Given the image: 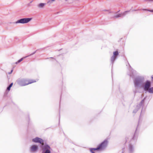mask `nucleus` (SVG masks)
I'll return each instance as SVG.
<instances>
[{"label":"nucleus","instance_id":"8","mask_svg":"<svg viewBox=\"0 0 153 153\" xmlns=\"http://www.w3.org/2000/svg\"><path fill=\"white\" fill-rule=\"evenodd\" d=\"M144 102V99L142 100L140 104L137 105L136 108L137 109H135L133 111V113H135L138 111V110L140 109L142 105Z\"/></svg>","mask_w":153,"mask_h":153},{"label":"nucleus","instance_id":"22","mask_svg":"<svg viewBox=\"0 0 153 153\" xmlns=\"http://www.w3.org/2000/svg\"><path fill=\"white\" fill-rule=\"evenodd\" d=\"M94 150H92V151H90L92 153H94Z\"/></svg>","mask_w":153,"mask_h":153},{"label":"nucleus","instance_id":"6","mask_svg":"<svg viewBox=\"0 0 153 153\" xmlns=\"http://www.w3.org/2000/svg\"><path fill=\"white\" fill-rule=\"evenodd\" d=\"M41 148L43 151H45L44 153H51V148L48 145L45 144Z\"/></svg>","mask_w":153,"mask_h":153},{"label":"nucleus","instance_id":"9","mask_svg":"<svg viewBox=\"0 0 153 153\" xmlns=\"http://www.w3.org/2000/svg\"><path fill=\"white\" fill-rule=\"evenodd\" d=\"M130 11V10L125 11L123 13H121L120 14H119L115 15L114 16V17L116 18H117L119 17H124L126 14V13L129 12Z\"/></svg>","mask_w":153,"mask_h":153},{"label":"nucleus","instance_id":"13","mask_svg":"<svg viewBox=\"0 0 153 153\" xmlns=\"http://www.w3.org/2000/svg\"><path fill=\"white\" fill-rule=\"evenodd\" d=\"M116 58H117V57L115 56H112L111 57V63L112 65L113 64L114 61H115V60H116Z\"/></svg>","mask_w":153,"mask_h":153},{"label":"nucleus","instance_id":"11","mask_svg":"<svg viewBox=\"0 0 153 153\" xmlns=\"http://www.w3.org/2000/svg\"><path fill=\"white\" fill-rule=\"evenodd\" d=\"M46 4L45 3H40L37 5V7L39 8H43Z\"/></svg>","mask_w":153,"mask_h":153},{"label":"nucleus","instance_id":"1","mask_svg":"<svg viewBox=\"0 0 153 153\" xmlns=\"http://www.w3.org/2000/svg\"><path fill=\"white\" fill-rule=\"evenodd\" d=\"M38 80H37L36 81L34 80H31L29 81H28L25 79H19L17 80V82L18 84L19 85L21 86H24L34 82H36Z\"/></svg>","mask_w":153,"mask_h":153},{"label":"nucleus","instance_id":"15","mask_svg":"<svg viewBox=\"0 0 153 153\" xmlns=\"http://www.w3.org/2000/svg\"><path fill=\"white\" fill-rule=\"evenodd\" d=\"M149 93H153V87L149 88V90L148 91Z\"/></svg>","mask_w":153,"mask_h":153},{"label":"nucleus","instance_id":"10","mask_svg":"<svg viewBox=\"0 0 153 153\" xmlns=\"http://www.w3.org/2000/svg\"><path fill=\"white\" fill-rule=\"evenodd\" d=\"M38 146L35 145H33L30 147V151L31 152H35L38 149Z\"/></svg>","mask_w":153,"mask_h":153},{"label":"nucleus","instance_id":"25","mask_svg":"<svg viewBox=\"0 0 153 153\" xmlns=\"http://www.w3.org/2000/svg\"><path fill=\"white\" fill-rule=\"evenodd\" d=\"M134 92L135 94L137 92V91H134Z\"/></svg>","mask_w":153,"mask_h":153},{"label":"nucleus","instance_id":"2","mask_svg":"<svg viewBox=\"0 0 153 153\" xmlns=\"http://www.w3.org/2000/svg\"><path fill=\"white\" fill-rule=\"evenodd\" d=\"M108 142L107 140H105L97 148H91L90 151L92 150H102L104 149L107 146Z\"/></svg>","mask_w":153,"mask_h":153},{"label":"nucleus","instance_id":"21","mask_svg":"<svg viewBox=\"0 0 153 153\" xmlns=\"http://www.w3.org/2000/svg\"><path fill=\"white\" fill-rule=\"evenodd\" d=\"M148 11H150V12H153V10H148Z\"/></svg>","mask_w":153,"mask_h":153},{"label":"nucleus","instance_id":"14","mask_svg":"<svg viewBox=\"0 0 153 153\" xmlns=\"http://www.w3.org/2000/svg\"><path fill=\"white\" fill-rule=\"evenodd\" d=\"M119 54L118 52L117 51H115L113 52V56L117 57Z\"/></svg>","mask_w":153,"mask_h":153},{"label":"nucleus","instance_id":"5","mask_svg":"<svg viewBox=\"0 0 153 153\" xmlns=\"http://www.w3.org/2000/svg\"><path fill=\"white\" fill-rule=\"evenodd\" d=\"M32 141L33 142L36 143H39L41 144L40 146L41 147H42L44 145V140L41 138L36 137L32 139Z\"/></svg>","mask_w":153,"mask_h":153},{"label":"nucleus","instance_id":"19","mask_svg":"<svg viewBox=\"0 0 153 153\" xmlns=\"http://www.w3.org/2000/svg\"><path fill=\"white\" fill-rule=\"evenodd\" d=\"M10 88H11L10 87L8 86L7 88V90L9 91L10 90Z\"/></svg>","mask_w":153,"mask_h":153},{"label":"nucleus","instance_id":"23","mask_svg":"<svg viewBox=\"0 0 153 153\" xmlns=\"http://www.w3.org/2000/svg\"><path fill=\"white\" fill-rule=\"evenodd\" d=\"M128 65L129 66V67H130V68H131V66H130V65H129V63H128Z\"/></svg>","mask_w":153,"mask_h":153},{"label":"nucleus","instance_id":"27","mask_svg":"<svg viewBox=\"0 0 153 153\" xmlns=\"http://www.w3.org/2000/svg\"><path fill=\"white\" fill-rule=\"evenodd\" d=\"M49 2H50V1H48L47 3H49Z\"/></svg>","mask_w":153,"mask_h":153},{"label":"nucleus","instance_id":"7","mask_svg":"<svg viewBox=\"0 0 153 153\" xmlns=\"http://www.w3.org/2000/svg\"><path fill=\"white\" fill-rule=\"evenodd\" d=\"M150 86L151 83L148 80L147 81L144 85V90L146 91H148L149 88Z\"/></svg>","mask_w":153,"mask_h":153},{"label":"nucleus","instance_id":"26","mask_svg":"<svg viewBox=\"0 0 153 153\" xmlns=\"http://www.w3.org/2000/svg\"><path fill=\"white\" fill-rule=\"evenodd\" d=\"M151 78H152V79H153V75L152 76Z\"/></svg>","mask_w":153,"mask_h":153},{"label":"nucleus","instance_id":"12","mask_svg":"<svg viewBox=\"0 0 153 153\" xmlns=\"http://www.w3.org/2000/svg\"><path fill=\"white\" fill-rule=\"evenodd\" d=\"M134 151V148L132 145L130 144L129 146V153H132Z\"/></svg>","mask_w":153,"mask_h":153},{"label":"nucleus","instance_id":"20","mask_svg":"<svg viewBox=\"0 0 153 153\" xmlns=\"http://www.w3.org/2000/svg\"><path fill=\"white\" fill-rule=\"evenodd\" d=\"M13 84V83H12L9 86L11 88Z\"/></svg>","mask_w":153,"mask_h":153},{"label":"nucleus","instance_id":"17","mask_svg":"<svg viewBox=\"0 0 153 153\" xmlns=\"http://www.w3.org/2000/svg\"><path fill=\"white\" fill-rule=\"evenodd\" d=\"M145 2H153V0H143Z\"/></svg>","mask_w":153,"mask_h":153},{"label":"nucleus","instance_id":"24","mask_svg":"<svg viewBox=\"0 0 153 153\" xmlns=\"http://www.w3.org/2000/svg\"><path fill=\"white\" fill-rule=\"evenodd\" d=\"M12 71H13V70H12L11 71V72H10V73H9V74H10L12 72Z\"/></svg>","mask_w":153,"mask_h":153},{"label":"nucleus","instance_id":"4","mask_svg":"<svg viewBox=\"0 0 153 153\" xmlns=\"http://www.w3.org/2000/svg\"><path fill=\"white\" fill-rule=\"evenodd\" d=\"M32 19V18H25L22 19L17 20L15 22V23L24 24L28 22Z\"/></svg>","mask_w":153,"mask_h":153},{"label":"nucleus","instance_id":"28","mask_svg":"<svg viewBox=\"0 0 153 153\" xmlns=\"http://www.w3.org/2000/svg\"><path fill=\"white\" fill-rule=\"evenodd\" d=\"M134 136L133 138H132L133 139H134Z\"/></svg>","mask_w":153,"mask_h":153},{"label":"nucleus","instance_id":"30","mask_svg":"<svg viewBox=\"0 0 153 153\" xmlns=\"http://www.w3.org/2000/svg\"><path fill=\"white\" fill-rule=\"evenodd\" d=\"M122 153H123V152H122Z\"/></svg>","mask_w":153,"mask_h":153},{"label":"nucleus","instance_id":"29","mask_svg":"<svg viewBox=\"0 0 153 153\" xmlns=\"http://www.w3.org/2000/svg\"><path fill=\"white\" fill-rule=\"evenodd\" d=\"M143 10H146V9H143Z\"/></svg>","mask_w":153,"mask_h":153},{"label":"nucleus","instance_id":"3","mask_svg":"<svg viewBox=\"0 0 153 153\" xmlns=\"http://www.w3.org/2000/svg\"><path fill=\"white\" fill-rule=\"evenodd\" d=\"M143 79L140 77L135 78L134 81L135 87L136 88L143 85Z\"/></svg>","mask_w":153,"mask_h":153},{"label":"nucleus","instance_id":"16","mask_svg":"<svg viewBox=\"0 0 153 153\" xmlns=\"http://www.w3.org/2000/svg\"><path fill=\"white\" fill-rule=\"evenodd\" d=\"M37 50H36V51H35V52H33V53H31V54H30V55H28V56H25V57H24V58H25L26 57H28V56H31L33 55L36 52V51H37Z\"/></svg>","mask_w":153,"mask_h":153},{"label":"nucleus","instance_id":"18","mask_svg":"<svg viewBox=\"0 0 153 153\" xmlns=\"http://www.w3.org/2000/svg\"><path fill=\"white\" fill-rule=\"evenodd\" d=\"M23 59V58H22L19 60L17 62H16V64L19 63V62H20L21 61H22Z\"/></svg>","mask_w":153,"mask_h":153}]
</instances>
